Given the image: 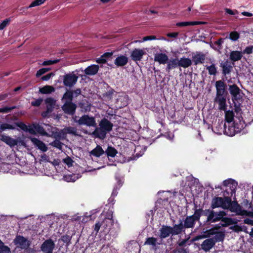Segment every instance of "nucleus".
<instances>
[{
	"instance_id": "f257e3e1",
	"label": "nucleus",
	"mask_w": 253,
	"mask_h": 253,
	"mask_svg": "<svg viewBox=\"0 0 253 253\" xmlns=\"http://www.w3.org/2000/svg\"><path fill=\"white\" fill-rule=\"evenodd\" d=\"M113 126V124L110 121L106 118H103L99 123V126L95 127L91 134L95 137L104 139L107 133L112 129Z\"/></svg>"
},
{
	"instance_id": "f03ea898",
	"label": "nucleus",
	"mask_w": 253,
	"mask_h": 253,
	"mask_svg": "<svg viewBox=\"0 0 253 253\" xmlns=\"http://www.w3.org/2000/svg\"><path fill=\"white\" fill-rule=\"evenodd\" d=\"M205 215L207 216V222H215L219 220L226 221L228 224H230L232 219L229 218H224L226 215L225 212L220 211L218 212H215L213 210H207L205 211Z\"/></svg>"
},
{
	"instance_id": "7ed1b4c3",
	"label": "nucleus",
	"mask_w": 253,
	"mask_h": 253,
	"mask_svg": "<svg viewBox=\"0 0 253 253\" xmlns=\"http://www.w3.org/2000/svg\"><path fill=\"white\" fill-rule=\"evenodd\" d=\"M228 202L229 205L226 209H229L231 212H235L238 215L253 216V212L242 210L241 207L236 202L231 201L229 197Z\"/></svg>"
},
{
	"instance_id": "20e7f679",
	"label": "nucleus",
	"mask_w": 253,
	"mask_h": 253,
	"mask_svg": "<svg viewBox=\"0 0 253 253\" xmlns=\"http://www.w3.org/2000/svg\"><path fill=\"white\" fill-rule=\"evenodd\" d=\"M224 235L222 233L217 234L214 238H209L205 240L201 244V248L205 252L209 251L215 245V242L221 241L224 238Z\"/></svg>"
},
{
	"instance_id": "39448f33",
	"label": "nucleus",
	"mask_w": 253,
	"mask_h": 253,
	"mask_svg": "<svg viewBox=\"0 0 253 253\" xmlns=\"http://www.w3.org/2000/svg\"><path fill=\"white\" fill-rule=\"evenodd\" d=\"M230 93L232 95V99L233 102H237L241 104L242 102L243 92L236 84L229 86Z\"/></svg>"
},
{
	"instance_id": "423d86ee",
	"label": "nucleus",
	"mask_w": 253,
	"mask_h": 253,
	"mask_svg": "<svg viewBox=\"0 0 253 253\" xmlns=\"http://www.w3.org/2000/svg\"><path fill=\"white\" fill-rule=\"evenodd\" d=\"M229 197H226L224 198L222 197H214L212 199L211 203V208L213 209L217 208H221L223 209H226L228 206V200Z\"/></svg>"
},
{
	"instance_id": "0eeeda50",
	"label": "nucleus",
	"mask_w": 253,
	"mask_h": 253,
	"mask_svg": "<svg viewBox=\"0 0 253 253\" xmlns=\"http://www.w3.org/2000/svg\"><path fill=\"white\" fill-rule=\"evenodd\" d=\"M237 185V183L232 179L224 180L223 185L226 187V189L224 192V195L232 196L235 193Z\"/></svg>"
},
{
	"instance_id": "6e6552de",
	"label": "nucleus",
	"mask_w": 253,
	"mask_h": 253,
	"mask_svg": "<svg viewBox=\"0 0 253 253\" xmlns=\"http://www.w3.org/2000/svg\"><path fill=\"white\" fill-rule=\"evenodd\" d=\"M78 79V77L73 73L66 74L63 76V84L66 86L72 87L76 84Z\"/></svg>"
},
{
	"instance_id": "1a4fd4ad",
	"label": "nucleus",
	"mask_w": 253,
	"mask_h": 253,
	"mask_svg": "<svg viewBox=\"0 0 253 253\" xmlns=\"http://www.w3.org/2000/svg\"><path fill=\"white\" fill-rule=\"evenodd\" d=\"M81 126H86L88 127H96L97 124L95 118L88 115H84L80 117Z\"/></svg>"
},
{
	"instance_id": "9d476101",
	"label": "nucleus",
	"mask_w": 253,
	"mask_h": 253,
	"mask_svg": "<svg viewBox=\"0 0 253 253\" xmlns=\"http://www.w3.org/2000/svg\"><path fill=\"white\" fill-rule=\"evenodd\" d=\"M55 244L51 239L45 240L42 245L41 249L44 253H52Z\"/></svg>"
},
{
	"instance_id": "9b49d317",
	"label": "nucleus",
	"mask_w": 253,
	"mask_h": 253,
	"mask_svg": "<svg viewBox=\"0 0 253 253\" xmlns=\"http://www.w3.org/2000/svg\"><path fill=\"white\" fill-rule=\"evenodd\" d=\"M146 54V52L144 48H135L134 49L130 54L131 59L134 61H140L143 56Z\"/></svg>"
},
{
	"instance_id": "f8f14e48",
	"label": "nucleus",
	"mask_w": 253,
	"mask_h": 253,
	"mask_svg": "<svg viewBox=\"0 0 253 253\" xmlns=\"http://www.w3.org/2000/svg\"><path fill=\"white\" fill-rule=\"evenodd\" d=\"M14 243L17 247L22 249H27L30 245L29 241L22 236H17L14 240Z\"/></svg>"
},
{
	"instance_id": "ddd939ff",
	"label": "nucleus",
	"mask_w": 253,
	"mask_h": 253,
	"mask_svg": "<svg viewBox=\"0 0 253 253\" xmlns=\"http://www.w3.org/2000/svg\"><path fill=\"white\" fill-rule=\"evenodd\" d=\"M45 103L46 105V111L42 113L43 117H46L48 113L52 111L56 104V100L51 97L47 98L45 100Z\"/></svg>"
},
{
	"instance_id": "4468645a",
	"label": "nucleus",
	"mask_w": 253,
	"mask_h": 253,
	"mask_svg": "<svg viewBox=\"0 0 253 253\" xmlns=\"http://www.w3.org/2000/svg\"><path fill=\"white\" fill-rule=\"evenodd\" d=\"M214 101L218 104L219 110H226L227 106L226 95H216Z\"/></svg>"
},
{
	"instance_id": "2eb2a0df",
	"label": "nucleus",
	"mask_w": 253,
	"mask_h": 253,
	"mask_svg": "<svg viewBox=\"0 0 253 253\" xmlns=\"http://www.w3.org/2000/svg\"><path fill=\"white\" fill-rule=\"evenodd\" d=\"M76 105L72 102L65 101L62 106V109L65 113L73 115L75 112Z\"/></svg>"
},
{
	"instance_id": "dca6fc26",
	"label": "nucleus",
	"mask_w": 253,
	"mask_h": 253,
	"mask_svg": "<svg viewBox=\"0 0 253 253\" xmlns=\"http://www.w3.org/2000/svg\"><path fill=\"white\" fill-rule=\"evenodd\" d=\"M154 61L160 64H165L168 63L169 58L165 53H157L154 55Z\"/></svg>"
},
{
	"instance_id": "f3484780",
	"label": "nucleus",
	"mask_w": 253,
	"mask_h": 253,
	"mask_svg": "<svg viewBox=\"0 0 253 253\" xmlns=\"http://www.w3.org/2000/svg\"><path fill=\"white\" fill-rule=\"evenodd\" d=\"M215 87L216 90V95H226L225 84L222 81H218L215 83Z\"/></svg>"
},
{
	"instance_id": "a211bd4d",
	"label": "nucleus",
	"mask_w": 253,
	"mask_h": 253,
	"mask_svg": "<svg viewBox=\"0 0 253 253\" xmlns=\"http://www.w3.org/2000/svg\"><path fill=\"white\" fill-rule=\"evenodd\" d=\"M220 66L222 68V73L224 75L229 74L233 69V66L228 60L221 63Z\"/></svg>"
},
{
	"instance_id": "6ab92c4d",
	"label": "nucleus",
	"mask_w": 253,
	"mask_h": 253,
	"mask_svg": "<svg viewBox=\"0 0 253 253\" xmlns=\"http://www.w3.org/2000/svg\"><path fill=\"white\" fill-rule=\"evenodd\" d=\"M171 227L163 225L160 229V237L162 239L166 238L169 237L171 233Z\"/></svg>"
},
{
	"instance_id": "aec40b11",
	"label": "nucleus",
	"mask_w": 253,
	"mask_h": 253,
	"mask_svg": "<svg viewBox=\"0 0 253 253\" xmlns=\"http://www.w3.org/2000/svg\"><path fill=\"white\" fill-rule=\"evenodd\" d=\"M30 140L38 149L42 151L46 152L47 150V147L42 141L35 137H31Z\"/></svg>"
},
{
	"instance_id": "412c9836",
	"label": "nucleus",
	"mask_w": 253,
	"mask_h": 253,
	"mask_svg": "<svg viewBox=\"0 0 253 253\" xmlns=\"http://www.w3.org/2000/svg\"><path fill=\"white\" fill-rule=\"evenodd\" d=\"M243 53L242 51L234 50L230 53L229 58L233 62H236L240 60L243 57Z\"/></svg>"
},
{
	"instance_id": "4be33fe9",
	"label": "nucleus",
	"mask_w": 253,
	"mask_h": 253,
	"mask_svg": "<svg viewBox=\"0 0 253 253\" xmlns=\"http://www.w3.org/2000/svg\"><path fill=\"white\" fill-rule=\"evenodd\" d=\"M128 58L124 55H120L117 57L114 61V64L118 67L126 65L128 62Z\"/></svg>"
},
{
	"instance_id": "5701e85b",
	"label": "nucleus",
	"mask_w": 253,
	"mask_h": 253,
	"mask_svg": "<svg viewBox=\"0 0 253 253\" xmlns=\"http://www.w3.org/2000/svg\"><path fill=\"white\" fill-rule=\"evenodd\" d=\"M61 132L64 134H70L74 136H81L75 127L68 126L62 129Z\"/></svg>"
},
{
	"instance_id": "b1692460",
	"label": "nucleus",
	"mask_w": 253,
	"mask_h": 253,
	"mask_svg": "<svg viewBox=\"0 0 253 253\" xmlns=\"http://www.w3.org/2000/svg\"><path fill=\"white\" fill-rule=\"evenodd\" d=\"M99 70V66L97 65H92L87 67L84 70V73L86 75L92 76L95 75Z\"/></svg>"
},
{
	"instance_id": "393cba45",
	"label": "nucleus",
	"mask_w": 253,
	"mask_h": 253,
	"mask_svg": "<svg viewBox=\"0 0 253 253\" xmlns=\"http://www.w3.org/2000/svg\"><path fill=\"white\" fill-rule=\"evenodd\" d=\"M192 64V61L190 59L185 57H182L178 60V66L184 68H188Z\"/></svg>"
},
{
	"instance_id": "a878e982",
	"label": "nucleus",
	"mask_w": 253,
	"mask_h": 253,
	"mask_svg": "<svg viewBox=\"0 0 253 253\" xmlns=\"http://www.w3.org/2000/svg\"><path fill=\"white\" fill-rule=\"evenodd\" d=\"M180 222L179 224H175L172 227H171V233L172 235L179 234L184 228L182 221L180 220Z\"/></svg>"
},
{
	"instance_id": "bb28decb",
	"label": "nucleus",
	"mask_w": 253,
	"mask_h": 253,
	"mask_svg": "<svg viewBox=\"0 0 253 253\" xmlns=\"http://www.w3.org/2000/svg\"><path fill=\"white\" fill-rule=\"evenodd\" d=\"M1 140L10 146H14L17 143V141L16 140L6 135H2L1 136Z\"/></svg>"
},
{
	"instance_id": "cd10ccee",
	"label": "nucleus",
	"mask_w": 253,
	"mask_h": 253,
	"mask_svg": "<svg viewBox=\"0 0 253 253\" xmlns=\"http://www.w3.org/2000/svg\"><path fill=\"white\" fill-rule=\"evenodd\" d=\"M178 66V60L177 59H171L168 61L166 70L169 72L171 69Z\"/></svg>"
},
{
	"instance_id": "c85d7f7f",
	"label": "nucleus",
	"mask_w": 253,
	"mask_h": 253,
	"mask_svg": "<svg viewBox=\"0 0 253 253\" xmlns=\"http://www.w3.org/2000/svg\"><path fill=\"white\" fill-rule=\"evenodd\" d=\"M183 224L184 228H192L195 224V221L192 216H189L185 218Z\"/></svg>"
},
{
	"instance_id": "c756f323",
	"label": "nucleus",
	"mask_w": 253,
	"mask_h": 253,
	"mask_svg": "<svg viewBox=\"0 0 253 253\" xmlns=\"http://www.w3.org/2000/svg\"><path fill=\"white\" fill-rule=\"evenodd\" d=\"M105 153V151L103 150L102 148L99 145H97L94 149H93L90 154L95 157H99L103 154Z\"/></svg>"
},
{
	"instance_id": "7c9ffc66",
	"label": "nucleus",
	"mask_w": 253,
	"mask_h": 253,
	"mask_svg": "<svg viewBox=\"0 0 253 253\" xmlns=\"http://www.w3.org/2000/svg\"><path fill=\"white\" fill-rule=\"evenodd\" d=\"M205 23L203 22L200 21H193V22H182L177 23L176 25L179 27H183V26H194L199 24H203Z\"/></svg>"
},
{
	"instance_id": "2f4dec72",
	"label": "nucleus",
	"mask_w": 253,
	"mask_h": 253,
	"mask_svg": "<svg viewBox=\"0 0 253 253\" xmlns=\"http://www.w3.org/2000/svg\"><path fill=\"white\" fill-rule=\"evenodd\" d=\"M34 127L39 133L44 136H50L45 129L39 124H34Z\"/></svg>"
},
{
	"instance_id": "473e14b6",
	"label": "nucleus",
	"mask_w": 253,
	"mask_h": 253,
	"mask_svg": "<svg viewBox=\"0 0 253 253\" xmlns=\"http://www.w3.org/2000/svg\"><path fill=\"white\" fill-rule=\"evenodd\" d=\"M205 56L203 54H197L193 57V62L195 65L202 63L205 60Z\"/></svg>"
},
{
	"instance_id": "72a5a7b5",
	"label": "nucleus",
	"mask_w": 253,
	"mask_h": 253,
	"mask_svg": "<svg viewBox=\"0 0 253 253\" xmlns=\"http://www.w3.org/2000/svg\"><path fill=\"white\" fill-rule=\"evenodd\" d=\"M40 92L42 94L50 93L55 91V88L50 85H45L42 88H40Z\"/></svg>"
},
{
	"instance_id": "f704fd0d",
	"label": "nucleus",
	"mask_w": 253,
	"mask_h": 253,
	"mask_svg": "<svg viewBox=\"0 0 253 253\" xmlns=\"http://www.w3.org/2000/svg\"><path fill=\"white\" fill-rule=\"evenodd\" d=\"M118 152L114 147L108 146L107 149L105 151V153L106 154L107 157H114Z\"/></svg>"
},
{
	"instance_id": "c9c22d12",
	"label": "nucleus",
	"mask_w": 253,
	"mask_h": 253,
	"mask_svg": "<svg viewBox=\"0 0 253 253\" xmlns=\"http://www.w3.org/2000/svg\"><path fill=\"white\" fill-rule=\"evenodd\" d=\"M157 244L160 245V243H157V239L154 237H149L146 239L144 245H150L155 247Z\"/></svg>"
},
{
	"instance_id": "e433bc0d",
	"label": "nucleus",
	"mask_w": 253,
	"mask_h": 253,
	"mask_svg": "<svg viewBox=\"0 0 253 253\" xmlns=\"http://www.w3.org/2000/svg\"><path fill=\"white\" fill-rule=\"evenodd\" d=\"M225 120L228 123H231L233 121L234 115L232 111H224Z\"/></svg>"
},
{
	"instance_id": "4c0bfd02",
	"label": "nucleus",
	"mask_w": 253,
	"mask_h": 253,
	"mask_svg": "<svg viewBox=\"0 0 253 253\" xmlns=\"http://www.w3.org/2000/svg\"><path fill=\"white\" fill-rule=\"evenodd\" d=\"M0 131H4L6 129H15V126L14 123L13 124H9L7 123H3L0 125Z\"/></svg>"
},
{
	"instance_id": "58836bf2",
	"label": "nucleus",
	"mask_w": 253,
	"mask_h": 253,
	"mask_svg": "<svg viewBox=\"0 0 253 253\" xmlns=\"http://www.w3.org/2000/svg\"><path fill=\"white\" fill-rule=\"evenodd\" d=\"M78 178V175L75 174L66 175L64 176V179L68 182H75Z\"/></svg>"
},
{
	"instance_id": "ea45409f",
	"label": "nucleus",
	"mask_w": 253,
	"mask_h": 253,
	"mask_svg": "<svg viewBox=\"0 0 253 253\" xmlns=\"http://www.w3.org/2000/svg\"><path fill=\"white\" fill-rule=\"evenodd\" d=\"M73 99V92L71 91H66L63 95L62 100H65L66 101L71 102Z\"/></svg>"
},
{
	"instance_id": "a19ab883",
	"label": "nucleus",
	"mask_w": 253,
	"mask_h": 253,
	"mask_svg": "<svg viewBox=\"0 0 253 253\" xmlns=\"http://www.w3.org/2000/svg\"><path fill=\"white\" fill-rule=\"evenodd\" d=\"M46 126V128L45 129H46L49 133H50V134H49V135H50L49 136H51L52 135H56V128H55V127H53L48 125H44Z\"/></svg>"
},
{
	"instance_id": "79ce46f5",
	"label": "nucleus",
	"mask_w": 253,
	"mask_h": 253,
	"mask_svg": "<svg viewBox=\"0 0 253 253\" xmlns=\"http://www.w3.org/2000/svg\"><path fill=\"white\" fill-rule=\"evenodd\" d=\"M202 211L203 210L202 209H197L195 211L194 214L191 215V216L193 217V219L195 221L196 220H199L201 215Z\"/></svg>"
},
{
	"instance_id": "37998d69",
	"label": "nucleus",
	"mask_w": 253,
	"mask_h": 253,
	"mask_svg": "<svg viewBox=\"0 0 253 253\" xmlns=\"http://www.w3.org/2000/svg\"><path fill=\"white\" fill-rule=\"evenodd\" d=\"M103 222L106 224V227L112 226L113 224L112 214H111L110 217L105 218Z\"/></svg>"
},
{
	"instance_id": "c03bdc74",
	"label": "nucleus",
	"mask_w": 253,
	"mask_h": 253,
	"mask_svg": "<svg viewBox=\"0 0 253 253\" xmlns=\"http://www.w3.org/2000/svg\"><path fill=\"white\" fill-rule=\"evenodd\" d=\"M63 162L65 163L68 168L71 167L73 166L74 161L73 160L69 157H67L66 158L63 160Z\"/></svg>"
},
{
	"instance_id": "a18cd8bd",
	"label": "nucleus",
	"mask_w": 253,
	"mask_h": 253,
	"mask_svg": "<svg viewBox=\"0 0 253 253\" xmlns=\"http://www.w3.org/2000/svg\"><path fill=\"white\" fill-rule=\"evenodd\" d=\"M239 34L237 32H232L229 35V39L232 41H237L239 38Z\"/></svg>"
},
{
	"instance_id": "49530a36",
	"label": "nucleus",
	"mask_w": 253,
	"mask_h": 253,
	"mask_svg": "<svg viewBox=\"0 0 253 253\" xmlns=\"http://www.w3.org/2000/svg\"><path fill=\"white\" fill-rule=\"evenodd\" d=\"M234 107H235V111L237 113V115L239 114V116L236 117V118H238L239 120H240V117L241 116V109L240 108V104L239 103H238L237 102H234Z\"/></svg>"
},
{
	"instance_id": "de8ad7c7",
	"label": "nucleus",
	"mask_w": 253,
	"mask_h": 253,
	"mask_svg": "<svg viewBox=\"0 0 253 253\" xmlns=\"http://www.w3.org/2000/svg\"><path fill=\"white\" fill-rule=\"evenodd\" d=\"M45 1V0H35L30 4V5L28 6V8L40 5L44 3Z\"/></svg>"
},
{
	"instance_id": "09e8293b",
	"label": "nucleus",
	"mask_w": 253,
	"mask_h": 253,
	"mask_svg": "<svg viewBox=\"0 0 253 253\" xmlns=\"http://www.w3.org/2000/svg\"><path fill=\"white\" fill-rule=\"evenodd\" d=\"M207 69L208 70L210 75H215L216 73V69L214 65H211L207 67Z\"/></svg>"
},
{
	"instance_id": "8fccbe9b",
	"label": "nucleus",
	"mask_w": 253,
	"mask_h": 253,
	"mask_svg": "<svg viewBox=\"0 0 253 253\" xmlns=\"http://www.w3.org/2000/svg\"><path fill=\"white\" fill-rule=\"evenodd\" d=\"M50 69V68H42V69H40L39 70H38L36 74V76L37 77H40L41 76H42V75L44 74V73H45L46 72H48V71H49Z\"/></svg>"
},
{
	"instance_id": "3c124183",
	"label": "nucleus",
	"mask_w": 253,
	"mask_h": 253,
	"mask_svg": "<svg viewBox=\"0 0 253 253\" xmlns=\"http://www.w3.org/2000/svg\"><path fill=\"white\" fill-rule=\"evenodd\" d=\"M190 241L188 239H184L182 240H179L177 244L179 246L182 247V246H186L187 245H189L190 244Z\"/></svg>"
},
{
	"instance_id": "603ef678",
	"label": "nucleus",
	"mask_w": 253,
	"mask_h": 253,
	"mask_svg": "<svg viewBox=\"0 0 253 253\" xmlns=\"http://www.w3.org/2000/svg\"><path fill=\"white\" fill-rule=\"evenodd\" d=\"M14 125L16 126L20 127L22 130L26 131L27 130V126L24 124L22 122H17L14 123Z\"/></svg>"
},
{
	"instance_id": "864d4df0",
	"label": "nucleus",
	"mask_w": 253,
	"mask_h": 253,
	"mask_svg": "<svg viewBox=\"0 0 253 253\" xmlns=\"http://www.w3.org/2000/svg\"><path fill=\"white\" fill-rule=\"evenodd\" d=\"M52 146L58 149H61L62 148V143L58 140H55L51 144Z\"/></svg>"
},
{
	"instance_id": "5fc2aeb1",
	"label": "nucleus",
	"mask_w": 253,
	"mask_h": 253,
	"mask_svg": "<svg viewBox=\"0 0 253 253\" xmlns=\"http://www.w3.org/2000/svg\"><path fill=\"white\" fill-rule=\"evenodd\" d=\"M59 61V59H55V60H47V61H44L42 63V65H43V66L50 65L56 64V63H58Z\"/></svg>"
},
{
	"instance_id": "6e6d98bb",
	"label": "nucleus",
	"mask_w": 253,
	"mask_h": 253,
	"mask_svg": "<svg viewBox=\"0 0 253 253\" xmlns=\"http://www.w3.org/2000/svg\"><path fill=\"white\" fill-rule=\"evenodd\" d=\"M10 252V249L8 247L3 244L0 245V253H9Z\"/></svg>"
},
{
	"instance_id": "4d7b16f0",
	"label": "nucleus",
	"mask_w": 253,
	"mask_h": 253,
	"mask_svg": "<svg viewBox=\"0 0 253 253\" xmlns=\"http://www.w3.org/2000/svg\"><path fill=\"white\" fill-rule=\"evenodd\" d=\"M10 21V20L9 19H6L4 20L0 24V30H3L5 27H6L8 24H9V22Z\"/></svg>"
},
{
	"instance_id": "13d9d810",
	"label": "nucleus",
	"mask_w": 253,
	"mask_h": 253,
	"mask_svg": "<svg viewBox=\"0 0 253 253\" xmlns=\"http://www.w3.org/2000/svg\"><path fill=\"white\" fill-rule=\"evenodd\" d=\"M253 46H249L247 47L244 50V51L242 52L243 54H250L253 53Z\"/></svg>"
},
{
	"instance_id": "bf43d9fd",
	"label": "nucleus",
	"mask_w": 253,
	"mask_h": 253,
	"mask_svg": "<svg viewBox=\"0 0 253 253\" xmlns=\"http://www.w3.org/2000/svg\"><path fill=\"white\" fill-rule=\"evenodd\" d=\"M43 99L42 98H39L34 101L31 102V104L33 106H39L41 105Z\"/></svg>"
},
{
	"instance_id": "052dcab7",
	"label": "nucleus",
	"mask_w": 253,
	"mask_h": 253,
	"mask_svg": "<svg viewBox=\"0 0 253 253\" xmlns=\"http://www.w3.org/2000/svg\"><path fill=\"white\" fill-rule=\"evenodd\" d=\"M53 76H54V74H53L52 73H49L45 76L42 77L41 79L42 81H48L50 79V78L51 77H52Z\"/></svg>"
},
{
	"instance_id": "680f3d73",
	"label": "nucleus",
	"mask_w": 253,
	"mask_h": 253,
	"mask_svg": "<svg viewBox=\"0 0 253 253\" xmlns=\"http://www.w3.org/2000/svg\"><path fill=\"white\" fill-rule=\"evenodd\" d=\"M26 132H29L31 134H34L36 133V130L35 129L34 127V125L33 126H27V130L26 131Z\"/></svg>"
},
{
	"instance_id": "e2e57ef3",
	"label": "nucleus",
	"mask_w": 253,
	"mask_h": 253,
	"mask_svg": "<svg viewBox=\"0 0 253 253\" xmlns=\"http://www.w3.org/2000/svg\"><path fill=\"white\" fill-rule=\"evenodd\" d=\"M106 59L103 56V55L96 60V62L98 63H105Z\"/></svg>"
},
{
	"instance_id": "0e129e2a",
	"label": "nucleus",
	"mask_w": 253,
	"mask_h": 253,
	"mask_svg": "<svg viewBox=\"0 0 253 253\" xmlns=\"http://www.w3.org/2000/svg\"><path fill=\"white\" fill-rule=\"evenodd\" d=\"M72 118V120H73L74 122L77 123L79 125L81 126V123L80 122V117L79 118L77 116H73Z\"/></svg>"
},
{
	"instance_id": "69168bd1",
	"label": "nucleus",
	"mask_w": 253,
	"mask_h": 253,
	"mask_svg": "<svg viewBox=\"0 0 253 253\" xmlns=\"http://www.w3.org/2000/svg\"><path fill=\"white\" fill-rule=\"evenodd\" d=\"M156 37L154 36H146L143 38V41H146L148 40H156Z\"/></svg>"
},
{
	"instance_id": "338daca9",
	"label": "nucleus",
	"mask_w": 253,
	"mask_h": 253,
	"mask_svg": "<svg viewBox=\"0 0 253 253\" xmlns=\"http://www.w3.org/2000/svg\"><path fill=\"white\" fill-rule=\"evenodd\" d=\"M167 36L170 38H176L178 35V33L177 32L170 33L167 34Z\"/></svg>"
},
{
	"instance_id": "774afa93",
	"label": "nucleus",
	"mask_w": 253,
	"mask_h": 253,
	"mask_svg": "<svg viewBox=\"0 0 253 253\" xmlns=\"http://www.w3.org/2000/svg\"><path fill=\"white\" fill-rule=\"evenodd\" d=\"M244 223L251 225H253V220L249 218L245 219Z\"/></svg>"
}]
</instances>
